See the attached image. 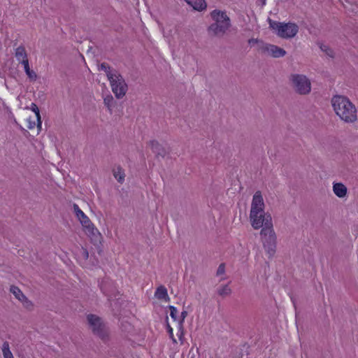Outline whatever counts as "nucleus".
<instances>
[{
    "instance_id": "23",
    "label": "nucleus",
    "mask_w": 358,
    "mask_h": 358,
    "mask_svg": "<svg viewBox=\"0 0 358 358\" xmlns=\"http://www.w3.org/2000/svg\"><path fill=\"white\" fill-rule=\"evenodd\" d=\"M187 316V312L186 310H183L180 314V318L178 321V330L180 332L179 339L181 341L183 337V322L185 317Z\"/></svg>"
},
{
    "instance_id": "36",
    "label": "nucleus",
    "mask_w": 358,
    "mask_h": 358,
    "mask_svg": "<svg viewBox=\"0 0 358 358\" xmlns=\"http://www.w3.org/2000/svg\"><path fill=\"white\" fill-rule=\"evenodd\" d=\"M11 358H14V357H11Z\"/></svg>"
},
{
    "instance_id": "20",
    "label": "nucleus",
    "mask_w": 358,
    "mask_h": 358,
    "mask_svg": "<svg viewBox=\"0 0 358 358\" xmlns=\"http://www.w3.org/2000/svg\"><path fill=\"white\" fill-rule=\"evenodd\" d=\"M217 292L220 296L224 298L231 295L232 291L229 285H224L220 286L217 289Z\"/></svg>"
},
{
    "instance_id": "7",
    "label": "nucleus",
    "mask_w": 358,
    "mask_h": 358,
    "mask_svg": "<svg viewBox=\"0 0 358 358\" xmlns=\"http://www.w3.org/2000/svg\"><path fill=\"white\" fill-rule=\"evenodd\" d=\"M250 220L252 227L255 229H259L260 228H265L271 225H273L272 217L269 213H265L263 210H250Z\"/></svg>"
},
{
    "instance_id": "25",
    "label": "nucleus",
    "mask_w": 358,
    "mask_h": 358,
    "mask_svg": "<svg viewBox=\"0 0 358 358\" xmlns=\"http://www.w3.org/2000/svg\"><path fill=\"white\" fill-rule=\"evenodd\" d=\"M10 292L15 296L17 299H18L20 302L21 300L23 299L26 296L22 293V292L15 285L10 286Z\"/></svg>"
},
{
    "instance_id": "32",
    "label": "nucleus",
    "mask_w": 358,
    "mask_h": 358,
    "mask_svg": "<svg viewBox=\"0 0 358 358\" xmlns=\"http://www.w3.org/2000/svg\"><path fill=\"white\" fill-rule=\"evenodd\" d=\"M225 272V264L224 263H222L219 265L217 270V275H220L224 274Z\"/></svg>"
},
{
    "instance_id": "31",
    "label": "nucleus",
    "mask_w": 358,
    "mask_h": 358,
    "mask_svg": "<svg viewBox=\"0 0 358 358\" xmlns=\"http://www.w3.org/2000/svg\"><path fill=\"white\" fill-rule=\"evenodd\" d=\"M166 328H167V331H168V333L169 334V336L172 339L173 342L174 343H177V341H176V339L173 336V329H172V327L170 326V324L169 323H167V324H166Z\"/></svg>"
},
{
    "instance_id": "12",
    "label": "nucleus",
    "mask_w": 358,
    "mask_h": 358,
    "mask_svg": "<svg viewBox=\"0 0 358 358\" xmlns=\"http://www.w3.org/2000/svg\"><path fill=\"white\" fill-rule=\"evenodd\" d=\"M264 202L260 191H257L253 196L250 210H264Z\"/></svg>"
},
{
    "instance_id": "24",
    "label": "nucleus",
    "mask_w": 358,
    "mask_h": 358,
    "mask_svg": "<svg viewBox=\"0 0 358 358\" xmlns=\"http://www.w3.org/2000/svg\"><path fill=\"white\" fill-rule=\"evenodd\" d=\"M31 109L36 114V120H37L36 126H37V128L38 129V130H41V125H42V121L41 119V115H40V111H39L38 107L37 106L36 104L32 103L31 105Z\"/></svg>"
},
{
    "instance_id": "28",
    "label": "nucleus",
    "mask_w": 358,
    "mask_h": 358,
    "mask_svg": "<svg viewBox=\"0 0 358 358\" xmlns=\"http://www.w3.org/2000/svg\"><path fill=\"white\" fill-rule=\"evenodd\" d=\"M320 48L321 49V50L322 52H324L329 57H330L331 58L334 57L335 54H334V50L331 48H329L328 45H324V44H320Z\"/></svg>"
},
{
    "instance_id": "2",
    "label": "nucleus",
    "mask_w": 358,
    "mask_h": 358,
    "mask_svg": "<svg viewBox=\"0 0 358 358\" xmlns=\"http://www.w3.org/2000/svg\"><path fill=\"white\" fill-rule=\"evenodd\" d=\"M213 20L207 28L208 35L214 38L223 37L231 27V19L225 10L215 9L210 13Z\"/></svg>"
},
{
    "instance_id": "1",
    "label": "nucleus",
    "mask_w": 358,
    "mask_h": 358,
    "mask_svg": "<svg viewBox=\"0 0 358 358\" xmlns=\"http://www.w3.org/2000/svg\"><path fill=\"white\" fill-rule=\"evenodd\" d=\"M331 105L336 115L344 122L355 123L357 120V109L347 96H334Z\"/></svg>"
},
{
    "instance_id": "18",
    "label": "nucleus",
    "mask_w": 358,
    "mask_h": 358,
    "mask_svg": "<svg viewBox=\"0 0 358 358\" xmlns=\"http://www.w3.org/2000/svg\"><path fill=\"white\" fill-rule=\"evenodd\" d=\"M155 296L156 298L160 300L164 299L165 301H168L170 299L167 293L166 288L162 285L157 287Z\"/></svg>"
},
{
    "instance_id": "19",
    "label": "nucleus",
    "mask_w": 358,
    "mask_h": 358,
    "mask_svg": "<svg viewBox=\"0 0 358 358\" xmlns=\"http://www.w3.org/2000/svg\"><path fill=\"white\" fill-rule=\"evenodd\" d=\"M113 176L120 182L123 183L124 181L125 173L123 169L118 166L113 171Z\"/></svg>"
},
{
    "instance_id": "13",
    "label": "nucleus",
    "mask_w": 358,
    "mask_h": 358,
    "mask_svg": "<svg viewBox=\"0 0 358 358\" xmlns=\"http://www.w3.org/2000/svg\"><path fill=\"white\" fill-rule=\"evenodd\" d=\"M149 145L152 149V152L155 153L157 156H161L162 157H164L166 156V151L165 148L157 141H150L149 142Z\"/></svg>"
},
{
    "instance_id": "27",
    "label": "nucleus",
    "mask_w": 358,
    "mask_h": 358,
    "mask_svg": "<svg viewBox=\"0 0 358 358\" xmlns=\"http://www.w3.org/2000/svg\"><path fill=\"white\" fill-rule=\"evenodd\" d=\"M99 69L105 71L108 78L109 73H114V72L117 71V70L111 69V67L105 62L99 66Z\"/></svg>"
},
{
    "instance_id": "9",
    "label": "nucleus",
    "mask_w": 358,
    "mask_h": 358,
    "mask_svg": "<svg viewBox=\"0 0 358 358\" xmlns=\"http://www.w3.org/2000/svg\"><path fill=\"white\" fill-rule=\"evenodd\" d=\"M257 50L262 55H269L274 58L282 57L286 55V51L284 49L264 42L260 43Z\"/></svg>"
},
{
    "instance_id": "33",
    "label": "nucleus",
    "mask_w": 358,
    "mask_h": 358,
    "mask_svg": "<svg viewBox=\"0 0 358 358\" xmlns=\"http://www.w3.org/2000/svg\"><path fill=\"white\" fill-rule=\"evenodd\" d=\"M80 252H81L82 256L83 257V258L85 259H88V257H89V252H88L87 249H85L84 248H82Z\"/></svg>"
},
{
    "instance_id": "5",
    "label": "nucleus",
    "mask_w": 358,
    "mask_h": 358,
    "mask_svg": "<svg viewBox=\"0 0 358 358\" xmlns=\"http://www.w3.org/2000/svg\"><path fill=\"white\" fill-rule=\"evenodd\" d=\"M260 236L265 251L269 257H272L275 253L277 245V236L273 229V225L262 228Z\"/></svg>"
},
{
    "instance_id": "4",
    "label": "nucleus",
    "mask_w": 358,
    "mask_h": 358,
    "mask_svg": "<svg viewBox=\"0 0 358 358\" xmlns=\"http://www.w3.org/2000/svg\"><path fill=\"white\" fill-rule=\"evenodd\" d=\"M290 87L293 91L299 95H308L311 92V82L303 74L292 73L289 76Z\"/></svg>"
},
{
    "instance_id": "16",
    "label": "nucleus",
    "mask_w": 358,
    "mask_h": 358,
    "mask_svg": "<svg viewBox=\"0 0 358 358\" xmlns=\"http://www.w3.org/2000/svg\"><path fill=\"white\" fill-rule=\"evenodd\" d=\"M15 55L17 60L21 64H23V62L29 61L27 52L25 50L24 47L23 46H19L18 48H17L15 50Z\"/></svg>"
},
{
    "instance_id": "8",
    "label": "nucleus",
    "mask_w": 358,
    "mask_h": 358,
    "mask_svg": "<svg viewBox=\"0 0 358 358\" xmlns=\"http://www.w3.org/2000/svg\"><path fill=\"white\" fill-rule=\"evenodd\" d=\"M272 27L274 29H276L278 35L283 38H293L297 34L299 31L298 25L292 22H276L274 23V25H272Z\"/></svg>"
},
{
    "instance_id": "30",
    "label": "nucleus",
    "mask_w": 358,
    "mask_h": 358,
    "mask_svg": "<svg viewBox=\"0 0 358 358\" xmlns=\"http://www.w3.org/2000/svg\"><path fill=\"white\" fill-rule=\"evenodd\" d=\"M169 308L170 310V316L174 320H176L177 317L176 315L178 313V310L176 307L173 306H169Z\"/></svg>"
},
{
    "instance_id": "35",
    "label": "nucleus",
    "mask_w": 358,
    "mask_h": 358,
    "mask_svg": "<svg viewBox=\"0 0 358 358\" xmlns=\"http://www.w3.org/2000/svg\"><path fill=\"white\" fill-rule=\"evenodd\" d=\"M28 123H29L28 128L29 129H34L35 127V126H36L35 121L34 120H31L30 118L28 120Z\"/></svg>"
},
{
    "instance_id": "6",
    "label": "nucleus",
    "mask_w": 358,
    "mask_h": 358,
    "mask_svg": "<svg viewBox=\"0 0 358 358\" xmlns=\"http://www.w3.org/2000/svg\"><path fill=\"white\" fill-rule=\"evenodd\" d=\"M108 79L115 97L117 99L123 98L128 90V85L122 76L117 71L114 73H109Z\"/></svg>"
},
{
    "instance_id": "17",
    "label": "nucleus",
    "mask_w": 358,
    "mask_h": 358,
    "mask_svg": "<svg viewBox=\"0 0 358 358\" xmlns=\"http://www.w3.org/2000/svg\"><path fill=\"white\" fill-rule=\"evenodd\" d=\"M73 208L74 213L81 224H83V223L90 220L89 217L80 209L79 206L76 203L73 204Z\"/></svg>"
},
{
    "instance_id": "22",
    "label": "nucleus",
    "mask_w": 358,
    "mask_h": 358,
    "mask_svg": "<svg viewBox=\"0 0 358 358\" xmlns=\"http://www.w3.org/2000/svg\"><path fill=\"white\" fill-rule=\"evenodd\" d=\"M103 103L104 105L107 107L108 110H109L110 113H112L113 108L115 106V101L112 95L108 94L103 99Z\"/></svg>"
},
{
    "instance_id": "11",
    "label": "nucleus",
    "mask_w": 358,
    "mask_h": 358,
    "mask_svg": "<svg viewBox=\"0 0 358 358\" xmlns=\"http://www.w3.org/2000/svg\"><path fill=\"white\" fill-rule=\"evenodd\" d=\"M101 289L103 293L108 296V301H112L113 297H116L119 292L116 290L115 287L113 286V284L108 281L104 280L102 282L101 285Z\"/></svg>"
},
{
    "instance_id": "34",
    "label": "nucleus",
    "mask_w": 358,
    "mask_h": 358,
    "mask_svg": "<svg viewBox=\"0 0 358 358\" xmlns=\"http://www.w3.org/2000/svg\"><path fill=\"white\" fill-rule=\"evenodd\" d=\"M262 42V41H259L258 39L257 38H250L248 40V43L250 45H253V44H258V45L260 44V43Z\"/></svg>"
},
{
    "instance_id": "15",
    "label": "nucleus",
    "mask_w": 358,
    "mask_h": 358,
    "mask_svg": "<svg viewBox=\"0 0 358 358\" xmlns=\"http://www.w3.org/2000/svg\"><path fill=\"white\" fill-rule=\"evenodd\" d=\"M185 2L192 6L194 10L197 11L205 10L207 8V3L205 0H185Z\"/></svg>"
},
{
    "instance_id": "10",
    "label": "nucleus",
    "mask_w": 358,
    "mask_h": 358,
    "mask_svg": "<svg viewBox=\"0 0 358 358\" xmlns=\"http://www.w3.org/2000/svg\"><path fill=\"white\" fill-rule=\"evenodd\" d=\"M85 233L90 238L92 241H96L101 238V234L95 227L94 224L90 220L82 224Z\"/></svg>"
},
{
    "instance_id": "26",
    "label": "nucleus",
    "mask_w": 358,
    "mask_h": 358,
    "mask_svg": "<svg viewBox=\"0 0 358 358\" xmlns=\"http://www.w3.org/2000/svg\"><path fill=\"white\" fill-rule=\"evenodd\" d=\"M2 352L3 355V358H11L13 357V355L10 350L9 343L7 341H5L3 343L2 346Z\"/></svg>"
},
{
    "instance_id": "14",
    "label": "nucleus",
    "mask_w": 358,
    "mask_h": 358,
    "mask_svg": "<svg viewBox=\"0 0 358 358\" xmlns=\"http://www.w3.org/2000/svg\"><path fill=\"white\" fill-rule=\"evenodd\" d=\"M333 192L339 198H344L348 193L346 186L342 182H334L333 184Z\"/></svg>"
},
{
    "instance_id": "21",
    "label": "nucleus",
    "mask_w": 358,
    "mask_h": 358,
    "mask_svg": "<svg viewBox=\"0 0 358 358\" xmlns=\"http://www.w3.org/2000/svg\"><path fill=\"white\" fill-rule=\"evenodd\" d=\"M22 64L24 66V71H25L26 74L27 75L28 78L31 80H36L37 78V75L35 71L30 69L29 65V61H27L26 62H23V64Z\"/></svg>"
},
{
    "instance_id": "29",
    "label": "nucleus",
    "mask_w": 358,
    "mask_h": 358,
    "mask_svg": "<svg viewBox=\"0 0 358 358\" xmlns=\"http://www.w3.org/2000/svg\"><path fill=\"white\" fill-rule=\"evenodd\" d=\"M21 302H22L23 306L26 309H27L29 310H31L33 309L34 304L29 299H28V298L27 296H25L23 299H22Z\"/></svg>"
},
{
    "instance_id": "3",
    "label": "nucleus",
    "mask_w": 358,
    "mask_h": 358,
    "mask_svg": "<svg viewBox=\"0 0 358 358\" xmlns=\"http://www.w3.org/2000/svg\"><path fill=\"white\" fill-rule=\"evenodd\" d=\"M87 321L88 327L94 335L105 343L109 340L108 329L100 317L96 315L89 314L87 315Z\"/></svg>"
}]
</instances>
